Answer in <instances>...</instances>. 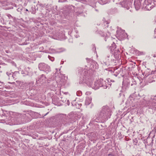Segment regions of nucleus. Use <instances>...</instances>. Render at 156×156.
Wrapping results in <instances>:
<instances>
[{
  "label": "nucleus",
  "mask_w": 156,
  "mask_h": 156,
  "mask_svg": "<svg viewBox=\"0 0 156 156\" xmlns=\"http://www.w3.org/2000/svg\"><path fill=\"white\" fill-rule=\"evenodd\" d=\"M55 69L56 71L54 74L53 76L51 78L52 81H51V84L50 86L51 90L53 91L60 90V88L64 85L66 81L65 76L62 75L57 69Z\"/></svg>",
  "instance_id": "f257e3e1"
},
{
  "label": "nucleus",
  "mask_w": 156,
  "mask_h": 156,
  "mask_svg": "<svg viewBox=\"0 0 156 156\" xmlns=\"http://www.w3.org/2000/svg\"><path fill=\"white\" fill-rule=\"evenodd\" d=\"M80 77V80L79 81L80 84H81L83 83H86L89 87H91L92 89L94 90L98 89L100 87L99 80L95 82L93 84L92 80L89 81V71H85L84 74V76Z\"/></svg>",
  "instance_id": "f03ea898"
},
{
  "label": "nucleus",
  "mask_w": 156,
  "mask_h": 156,
  "mask_svg": "<svg viewBox=\"0 0 156 156\" xmlns=\"http://www.w3.org/2000/svg\"><path fill=\"white\" fill-rule=\"evenodd\" d=\"M111 111L107 106H103L99 114L98 118L100 121H105L110 118L111 116Z\"/></svg>",
  "instance_id": "7ed1b4c3"
},
{
  "label": "nucleus",
  "mask_w": 156,
  "mask_h": 156,
  "mask_svg": "<svg viewBox=\"0 0 156 156\" xmlns=\"http://www.w3.org/2000/svg\"><path fill=\"white\" fill-rule=\"evenodd\" d=\"M32 112L30 111H27L26 113L20 114L19 116H15V119L18 121H20L19 124L29 122L31 120V114Z\"/></svg>",
  "instance_id": "20e7f679"
},
{
  "label": "nucleus",
  "mask_w": 156,
  "mask_h": 156,
  "mask_svg": "<svg viewBox=\"0 0 156 156\" xmlns=\"http://www.w3.org/2000/svg\"><path fill=\"white\" fill-rule=\"evenodd\" d=\"M19 115L18 113L16 112L7 111H3L2 110H0V115L2 116L3 115V116L8 117V118L7 119L9 120H12V118H15L16 116H19Z\"/></svg>",
  "instance_id": "39448f33"
},
{
  "label": "nucleus",
  "mask_w": 156,
  "mask_h": 156,
  "mask_svg": "<svg viewBox=\"0 0 156 156\" xmlns=\"http://www.w3.org/2000/svg\"><path fill=\"white\" fill-rule=\"evenodd\" d=\"M112 52L109 51L106 52L104 55L105 59L103 61V65L108 66L112 65V62H110L109 60L112 59Z\"/></svg>",
  "instance_id": "423d86ee"
},
{
  "label": "nucleus",
  "mask_w": 156,
  "mask_h": 156,
  "mask_svg": "<svg viewBox=\"0 0 156 156\" xmlns=\"http://www.w3.org/2000/svg\"><path fill=\"white\" fill-rule=\"evenodd\" d=\"M132 0H123L119 3L121 6L127 10L129 9L131 6L132 2Z\"/></svg>",
  "instance_id": "0eeeda50"
},
{
  "label": "nucleus",
  "mask_w": 156,
  "mask_h": 156,
  "mask_svg": "<svg viewBox=\"0 0 156 156\" xmlns=\"http://www.w3.org/2000/svg\"><path fill=\"white\" fill-rule=\"evenodd\" d=\"M38 68L41 71H43L47 73L51 71L50 66L44 63H39Z\"/></svg>",
  "instance_id": "6e6552de"
},
{
  "label": "nucleus",
  "mask_w": 156,
  "mask_h": 156,
  "mask_svg": "<svg viewBox=\"0 0 156 156\" xmlns=\"http://www.w3.org/2000/svg\"><path fill=\"white\" fill-rule=\"evenodd\" d=\"M144 2L145 5H144L146 10H150L153 8V0H145Z\"/></svg>",
  "instance_id": "1a4fd4ad"
},
{
  "label": "nucleus",
  "mask_w": 156,
  "mask_h": 156,
  "mask_svg": "<svg viewBox=\"0 0 156 156\" xmlns=\"http://www.w3.org/2000/svg\"><path fill=\"white\" fill-rule=\"evenodd\" d=\"M149 100L146 101V104L147 106H149L151 103V104L153 106V109H154L156 110V102H154V100H155L154 98H153L152 97H150L149 98Z\"/></svg>",
  "instance_id": "9d476101"
},
{
  "label": "nucleus",
  "mask_w": 156,
  "mask_h": 156,
  "mask_svg": "<svg viewBox=\"0 0 156 156\" xmlns=\"http://www.w3.org/2000/svg\"><path fill=\"white\" fill-rule=\"evenodd\" d=\"M46 80V78L44 74L40 75L36 80L37 84H43Z\"/></svg>",
  "instance_id": "9b49d317"
},
{
  "label": "nucleus",
  "mask_w": 156,
  "mask_h": 156,
  "mask_svg": "<svg viewBox=\"0 0 156 156\" xmlns=\"http://www.w3.org/2000/svg\"><path fill=\"white\" fill-rule=\"evenodd\" d=\"M116 32L117 37H119L121 39L125 38L127 35V34L125 33L124 31L121 30H117Z\"/></svg>",
  "instance_id": "f8f14e48"
},
{
  "label": "nucleus",
  "mask_w": 156,
  "mask_h": 156,
  "mask_svg": "<svg viewBox=\"0 0 156 156\" xmlns=\"http://www.w3.org/2000/svg\"><path fill=\"white\" fill-rule=\"evenodd\" d=\"M100 85L102 86H100V87H102L104 89H106L108 86V82H106V81L104 80L103 79L100 78L99 79Z\"/></svg>",
  "instance_id": "ddd939ff"
},
{
  "label": "nucleus",
  "mask_w": 156,
  "mask_h": 156,
  "mask_svg": "<svg viewBox=\"0 0 156 156\" xmlns=\"http://www.w3.org/2000/svg\"><path fill=\"white\" fill-rule=\"evenodd\" d=\"M134 4L136 10H138L140 8L141 2L140 0H135Z\"/></svg>",
  "instance_id": "4468645a"
},
{
  "label": "nucleus",
  "mask_w": 156,
  "mask_h": 156,
  "mask_svg": "<svg viewBox=\"0 0 156 156\" xmlns=\"http://www.w3.org/2000/svg\"><path fill=\"white\" fill-rule=\"evenodd\" d=\"M59 101V98L56 96H54L52 98V103L55 105H58Z\"/></svg>",
  "instance_id": "2eb2a0df"
},
{
  "label": "nucleus",
  "mask_w": 156,
  "mask_h": 156,
  "mask_svg": "<svg viewBox=\"0 0 156 156\" xmlns=\"http://www.w3.org/2000/svg\"><path fill=\"white\" fill-rule=\"evenodd\" d=\"M103 37H105V41H107V39H108L110 38V34L109 33H108V34H106V33H104L103 32H102V31H100L99 33Z\"/></svg>",
  "instance_id": "dca6fc26"
},
{
  "label": "nucleus",
  "mask_w": 156,
  "mask_h": 156,
  "mask_svg": "<svg viewBox=\"0 0 156 156\" xmlns=\"http://www.w3.org/2000/svg\"><path fill=\"white\" fill-rule=\"evenodd\" d=\"M116 48V45L114 42H113V43L112 44L111 46L110 47V50L109 51H111L112 52L113 51H114Z\"/></svg>",
  "instance_id": "f3484780"
},
{
  "label": "nucleus",
  "mask_w": 156,
  "mask_h": 156,
  "mask_svg": "<svg viewBox=\"0 0 156 156\" xmlns=\"http://www.w3.org/2000/svg\"><path fill=\"white\" fill-rule=\"evenodd\" d=\"M19 73L18 72L15 71L12 74V77H13V79H16L17 77L19 76Z\"/></svg>",
  "instance_id": "a211bd4d"
},
{
  "label": "nucleus",
  "mask_w": 156,
  "mask_h": 156,
  "mask_svg": "<svg viewBox=\"0 0 156 156\" xmlns=\"http://www.w3.org/2000/svg\"><path fill=\"white\" fill-rule=\"evenodd\" d=\"M61 33H57V34L56 35H54L53 36V38L56 39H59L61 38Z\"/></svg>",
  "instance_id": "6ab92c4d"
},
{
  "label": "nucleus",
  "mask_w": 156,
  "mask_h": 156,
  "mask_svg": "<svg viewBox=\"0 0 156 156\" xmlns=\"http://www.w3.org/2000/svg\"><path fill=\"white\" fill-rule=\"evenodd\" d=\"M91 102V99L89 98H87L85 101V104L87 105L90 104Z\"/></svg>",
  "instance_id": "aec40b11"
},
{
  "label": "nucleus",
  "mask_w": 156,
  "mask_h": 156,
  "mask_svg": "<svg viewBox=\"0 0 156 156\" xmlns=\"http://www.w3.org/2000/svg\"><path fill=\"white\" fill-rule=\"evenodd\" d=\"M12 72H11L10 71L7 72H6V74L8 76L9 78H11L12 77Z\"/></svg>",
  "instance_id": "412c9836"
},
{
  "label": "nucleus",
  "mask_w": 156,
  "mask_h": 156,
  "mask_svg": "<svg viewBox=\"0 0 156 156\" xmlns=\"http://www.w3.org/2000/svg\"><path fill=\"white\" fill-rule=\"evenodd\" d=\"M72 103V105L73 106L74 105L73 104H74V105H75L76 106L77 108H79L80 107V106L79 104L76 103H75V101L73 102Z\"/></svg>",
  "instance_id": "4be33fe9"
},
{
  "label": "nucleus",
  "mask_w": 156,
  "mask_h": 156,
  "mask_svg": "<svg viewBox=\"0 0 156 156\" xmlns=\"http://www.w3.org/2000/svg\"><path fill=\"white\" fill-rule=\"evenodd\" d=\"M4 87V83L3 82L0 81V89H2Z\"/></svg>",
  "instance_id": "5701e85b"
},
{
  "label": "nucleus",
  "mask_w": 156,
  "mask_h": 156,
  "mask_svg": "<svg viewBox=\"0 0 156 156\" xmlns=\"http://www.w3.org/2000/svg\"><path fill=\"white\" fill-rule=\"evenodd\" d=\"M23 82H19V87H20V88L21 89H23L24 87V86H23Z\"/></svg>",
  "instance_id": "b1692460"
},
{
  "label": "nucleus",
  "mask_w": 156,
  "mask_h": 156,
  "mask_svg": "<svg viewBox=\"0 0 156 156\" xmlns=\"http://www.w3.org/2000/svg\"><path fill=\"white\" fill-rule=\"evenodd\" d=\"M99 3L102 5L105 4L106 3V2L105 1H103L102 0H100L99 1Z\"/></svg>",
  "instance_id": "393cba45"
},
{
  "label": "nucleus",
  "mask_w": 156,
  "mask_h": 156,
  "mask_svg": "<svg viewBox=\"0 0 156 156\" xmlns=\"http://www.w3.org/2000/svg\"><path fill=\"white\" fill-rule=\"evenodd\" d=\"M76 95L78 96H80L82 94V92L81 91H78L76 93Z\"/></svg>",
  "instance_id": "a878e982"
},
{
  "label": "nucleus",
  "mask_w": 156,
  "mask_h": 156,
  "mask_svg": "<svg viewBox=\"0 0 156 156\" xmlns=\"http://www.w3.org/2000/svg\"><path fill=\"white\" fill-rule=\"evenodd\" d=\"M152 55L153 57V60L154 61V62L156 63V54Z\"/></svg>",
  "instance_id": "bb28decb"
},
{
  "label": "nucleus",
  "mask_w": 156,
  "mask_h": 156,
  "mask_svg": "<svg viewBox=\"0 0 156 156\" xmlns=\"http://www.w3.org/2000/svg\"><path fill=\"white\" fill-rule=\"evenodd\" d=\"M49 50H50V51L51 53H54L55 52V51L54 49H53V48L50 49Z\"/></svg>",
  "instance_id": "cd10ccee"
},
{
  "label": "nucleus",
  "mask_w": 156,
  "mask_h": 156,
  "mask_svg": "<svg viewBox=\"0 0 156 156\" xmlns=\"http://www.w3.org/2000/svg\"><path fill=\"white\" fill-rule=\"evenodd\" d=\"M48 57L49 59L52 61H53L54 60V58L53 57H51L49 55H48Z\"/></svg>",
  "instance_id": "c85d7f7f"
},
{
  "label": "nucleus",
  "mask_w": 156,
  "mask_h": 156,
  "mask_svg": "<svg viewBox=\"0 0 156 156\" xmlns=\"http://www.w3.org/2000/svg\"><path fill=\"white\" fill-rule=\"evenodd\" d=\"M133 143L134 145H136L137 143V140L136 139L133 140Z\"/></svg>",
  "instance_id": "c756f323"
},
{
  "label": "nucleus",
  "mask_w": 156,
  "mask_h": 156,
  "mask_svg": "<svg viewBox=\"0 0 156 156\" xmlns=\"http://www.w3.org/2000/svg\"><path fill=\"white\" fill-rule=\"evenodd\" d=\"M86 60H87V62H90L91 61V60H92L90 59V58H86Z\"/></svg>",
  "instance_id": "7c9ffc66"
},
{
  "label": "nucleus",
  "mask_w": 156,
  "mask_h": 156,
  "mask_svg": "<svg viewBox=\"0 0 156 156\" xmlns=\"http://www.w3.org/2000/svg\"><path fill=\"white\" fill-rule=\"evenodd\" d=\"M66 1L67 0H59L58 2H63Z\"/></svg>",
  "instance_id": "2f4dec72"
},
{
  "label": "nucleus",
  "mask_w": 156,
  "mask_h": 156,
  "mask_svg": "<svg viewBox=\"0 0 156 156\" xmlns=\"http://www.w3.org/2000/svg\"><path fill=\"white\" fill-rule=\"evenodd\" d=\"M92 46H92L93 50L95 51V50H96V48L95 47V46L94 45H93Z\"/></svg>",
  "instance_id": "473e14b6"
},
{
  "label": "nucleus",
  "mask_w": 156,
  "mask_h": 156,
  "mask_svg": "<svg viewBox=\"0 0 156 156\" xmlns=\"http://www.w3.org/2000/svg\"><path fill=\"white\" fill-rule=\"evenodd\" d=\"M74 116V115L72 113H71L69 115V116H70V118H73V117Z\"/></svg>",
  "instance_id": "72a5a7b5"
},
{
  "label": "nucleus",
  "mask_w": 156,
  "mask_h": 156,
  "mask_svg": "<svg viewBox=\"0 0 156 156\" xmlns=\"http://www.w3.org/2000/svg\"><path fill=\"white\" fill-rule=\"evenodd\" d=\"M91 92H87L86 93V94L87 95H89L91 94Z\"/></svg>",
  "instance_id": "f704fd0d"
},
{
  "label": "nucleus",
  "mask_w": 156,
  "mask_h": 156,
  "mask_svg": "<svg viewBox=\"0 0 156 156\" xmlns=\"http://www.w3.org/2000/svg\"><path fill=\"white\" fill-rule=\"evenodd\" d=\"M7 16L9 19L12 18V16L10 14L8 15Z\"/></svg>",
  "instance_id": "c9c22d12"
},
{
  "label": "nucleus",
  "mask_w": 156,
  "mask_h": 156,
  "mask_svg": "<svg viewBox=\"0 0 156 156\" xmlns=\"http://www.w3.org/2000/svg\"><path fill=\"white\" fill-rule=\"evenodd\" d=\"M108 156H115V155L112 154H108Z\"/></svg>",
  "instance_id": "e433bc0d"
},
{
  "label": "nucleus",
  "mask_w": 156,
  "mask_h": 156,
  "mask_svg": "<svg viewBox=\"0 0 156 156\" xmlns=\"http://www.w3.org/2000/svg\"><path fill=\"white\" fill-rule=\"evenodd\" d=\"M66 104L68 105H69V100H68L67 101Z\"/></svg>",
  "instance_id": "4c0bfd02"
},
{
  "label": "nucleus",
  "mask_w": 156,
  "mask_h": 156,
  "mask_svg": "<svg viewBox=\"0 0 156 156\" xmlns=\"http://www.w3.org/2000/svg\"><path fill=\"white\" fill-rule=\"evenodd\" d=\"M27 75L28 74V72H27V73H25Z\"/></svg>",
  "instance_id": "58836bf2"
},
{
  "label": "nucleus",
  "mask_w": 156,
  "mask_h": 156,
  "mask_svg": "<svg viewBox=\"0 0 156 156\" xmlns=\"http://www.w3.org/2000/svg\"><path fill=\"white\" fill-rule=\"evenodd\" d=\"M48 113V112L47 113H46L45 115H44V116L46 115Z\"/></svg>",
  "instance_id": "ea45409f"
},
{
  "label": "nucleus",
  "mask_w": 156,
  "mask_h": 156,
  "mask_svg": "<svg viewBox=\"0 0 156 156\" xmlns=\"http://www.w3.org/2000/svg\"><path fill=\"white\" fill-rule=\"evenodd\" d=\"M26 11H28V10L27 9H26Z\"/></svg>",
  "instance_id": "a19ab883"
},
{
  "label": "nucleus",
  "mask_w": 156,
  "mask_h": 156,
  "mask_svg": "<svg viewBox=\"0 0 156 156\" xmlns=\"http://www.w3.org/2000/svg\"><path fill=\"white\" fill-rule=\"evenodd\" d=\"M19 8H18V9H17V10L18 11H19Z\"/></svg>",
  "instance_id": "79ce46f5"
},
{
  "label": "nucleus",
  "mask_w": 156,
  "mask_h": 156,
  "mask_svg": "<svg viewBox=\"0 0 156 156\" xmlns=\"http://www.w3.org/2000/svg\"><path fill=\"white\" fill-rule=\"evenodd\" d=\"M111 81H112V82H114V81H113V80H112H112H111Z\"/></svg>",
  "instance_id": "37998d69"
},
{
  "label": "nucleus",
  "mask_w": 156,
  "mask_h": 156,
  "mask_svg": "<svg viewBox=\"0 0 156 156\" xmlns=\"http://www.w3.org/2000/svg\"><path fill=\"white\" fill-rule=\"evenodd\" d=\"M0 117H3V115H2V116H0Z\"/></svg>",
  "instance_id": "c03bdc74"
},
{
  "label": "nucleus",
  "mask_w": 156,
  "mask_h": 156,
  "mask_svg": "<svg viewBox=\"0 0 156 156\" xmlns=\"http://www.w3.org/2000/svg\"><path fill=\"white\" fill-rule=\"evenodd\" d=\"M22 9H20V10H22Z\"/></svg>",
  "instance_id": "a18cd8bd"
},
{
  "label": "nucleus",
  "mask_w": 156,
  "mask_h": 156,
  "mask_svg": "<svg viewBox=\"0 0 156 156\" xmlns=\"http://www.w3.org/2000/svg\"><path fill=\"white\" fill-rule=\"evenodd\" d=\"M96 11H98V10H97V9H96Z\"/></svg>",
  "instance_id": "49530a36"
},
{
  "label": "nucleus",
  "mask_w": 156,
  "mask_h": 156,
  "mask_svg": "<svg viewBox=\"0 0 156 156\" xmlns=\"http://www.w3.org/2000/svg\"><path fill=\"white\" fill-rule=\"evenodd\" d=\"M145 76H146V77L147 76L146 75H145Z\"/></svg>",
  "instance_id": "de8ad7c7"
}]
</instances>
